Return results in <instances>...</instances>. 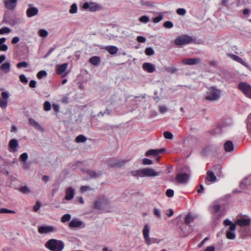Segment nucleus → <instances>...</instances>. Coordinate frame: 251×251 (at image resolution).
Listing matches in <instances>:
<instances>
[{
	"instance_id": "1",
	"label": "nucleus",
	"mask_w": 251,
	"mask_h": 251,
	"mask_svg": "<svg viewBox=\"0 0 251 251\" xmlns=\"http://www.w3.org/2000/svg\"><path fill=\"white\" fill-rule=\"evenodd\" d=\"M160 174V172H156L153 169L151 168L139 169L131 172L132 176L139 177H155L159 176Z\"/></svg>"
},
{
	"instance_id": "2",
	"label": "nucleus",
	"mask_w": 251,
	"mask_h": 251,
	"mask_svg": "<svg viewBox=\"0 0 251 251\" xmlns=\"http://www.w3.org/2000/svg\"><path fill=\"white\" fill-rule=\"evenodd\" d=\"M45 246L51 251H62L64 248V244L62 241L54 239L48 241Z\"/></svg>"
},
{
	"instance_id": "3",
	"label": "nucleus",
	"mask_w": 251,
	"mask_h": 251,
	"mask_svg": "<svg viewBox=\"0 0 251 251\" xmlns=\"http://www.w3.org/2000/svg\"><path fill=\"white\" fill-rule=\"evenodd\" d=\"M111 203L108 199L102 196L95 201L94 208L97 209L108 211L111 207Z\"/></svg>"
},
{
	"instance_id": "4",
	"label": "nucleus",
	"mask_w": 251,
	"mask_h": 251,
	"mask_svg": "<svg viewBox=\"0 0 251 251\" xmlns=\"http://www.w3.org/2000/svg\"><path fill=\"white\" fill-rule=\"evenodd\" d=\"M224 224L226 226H229V229L226 231V237L227 239L233 240L236 237L235 229L236 225L228 219H226L224 221Z\"/></svg>"
},
{
	"instance_id": "5",
	"label": "nucleus",
	"mask_w": 251,
	"mask_h": 251,
	"mask_svg": "<svg viewBox=\"0 0 251 251\" xmlns=\"http://www.w3.org/2000/svg\"><path fill=\"white\" fill-rule=\"evenodd\" d=\"M221 97V91L214 87L208 89L205 99L207 100L215 101L218 100Z\"/></svg>"
},
{
	"instance_id": "6",
	"label": "nucleus",
	"mask_w": 251,
	"mask_h": 251,
	"mask_svg": "<svg viewBox=\"0 0 251 251\" xmlns=\"http://www.w3.org/2000/svg\"><path fill=\"white\" fill-rule=\"evenodd\" d=\"M150 228L149 226L146 224L144 226L143 230V235L144 238L145 242L147 245H150L152 244L157 243L158 240L154 238L149 237V232Z\"/></svg>"
},
{
	"instance_id": "7",
	"label": "nucleus",
	"mask_w": 251,
	"mask_h": 251,
	"mask_svg": "<svg viewBox=\"0 0 251 251\" xmlns=\"http://www.w3.org/2000/svg\"><path fill=\"white\" fill-rule=\"evenodd\" d=\"M238 89L248 98L251 99V85L247 82H241L238 84Z\"/></svg>"
},
{
	"instance_id": "8",
	"label": "nucleus",
	"mask_w": 251,
	"mask_h": 251,
	"mask_svg": "<svg viewBox=\"0 0 251 251\" xmlns=\"http://www.w3.org/2000/svg\"><path fill=\"white\" fill-rule=\"evenodd\" d=\"M192 41V38L187 35L180 36L175 40V43L177 45H183L188 44Z\"/></svg>"
},
{
	"instance_id": "9",
	"label": "nucleus",
	"mask_w": 251,
	"mask_h": 251,
	"mask_svg": "<svg viewBox=\"0 0 251 251\" xmlns=\"http://www.w3.org/2000/svg\"><path fill=\"white\" fill-rule=\"evenodd\" d=\"M38 232L40 234H48L57 231L56 228L52 226H41L38 227Z\"/></svg>"
},
{
	"instance_id": "10",
	"label": "nucleus",
	"mask_w": 251,
	"mask_h": 251,
	"mask_svg": "<svg viewBox=\"0 0 251 251\" xmlns=\"http://www.w3.org/2000/svg\"><path fill=\"white\" fill-rule=\"evenodd\" d=\"M9 98V94L7 92H2L0 97V107L5 109L7 106L8 100Z\"/></svg>"
},
{
	"instance_id": "11",
	"label": "nucleus",
	"mask_w": 251,
	"mask_h": 251,
	"mask_svg": "<svg viewBox=\"0 0 251 251\" xmlns=\"http://www.w3.org/2000/svg\"><path fill=\"white\" fill-rule=\"evenodd\" d=\"M68 66L67 63L56 66V72L58 75H61L63 77L67 75V73L65 72Z\"/></svg>"
},
{
	"instance_id": "12",
	"label": "nucleus",
	"mask_w": 251,
	"mask_h": 251,
	"mask_svg": "<svg viewBox=\"0 0 251 251\" xmlns=\"http://www.w3.org/2000/svg\"><path fill=\"white\" fill-rule=\"evenodd\" d=\"M227 55L234 61L240 63L247 68H249L250 66L248 63L239 56L232 53H227Z\"/></svg>"
},
{
	"instance_id": "13",
	"label": "nucleus",
	"mask_w": 251,
	"mask_h": 251,
	"mask_svg": "<svg viewBox=\"0 0 251 251\" xmlns=\"http://www.w3.org/2000/svg\"><path fill=\"white\" fill-rule=\"evenodd\" d=\"M164 151L163 149H152L147 151L145 153V155L147 156H153L156 157V159L157 161L159 160L160 157L158 155L162 153Z\"/></svg>"
},
{
	"instance_id": "14",
	"label": "nucleus",
	"mask_w": 251,
	"mask_h": 251,
	"mask_svg": "<svg viewBox=\"0 0 251 251\" xmlns=\"http://www.w3.org/2000/svg\"><path fill=\"white\" fill-rule=\"evenodd\" d=\"M189 176L185 173H179L176 175V179L179 183H186L188 181Z\"/></svg>"
},
{
	"instance_id": "15",
	"label": "nucleus",
	"mask_w": 251,
	"mask_h": 251,
	"mask_svg": "<svg viewBox=\"0 0 251 251\" xmlns=\"http://www.w3.org/2000/svg\"><path fill=\"white\" fill-rule=\"evenodd\" d=\"M83 8L85 10L88 9L90 11L94 12L100 9V5L94 3L85 2L83 5Z\"/></svg>"
},
{
	"instance_id": "16",
	"label": "nucleus",
	"mask_w": 251,
	"mask_h": 251,
	"mask_svg": "<svg viewBox=\"0 0 251 251\" xmlns=\"http://www.w3.org/2000/svg\"><path fill=\"white\" fill-rule=\"evenodd\" d=\"M17 1L18 0H5L4 6L7 9L13 10L17 6Z\"/></svg>"
},
{
	"instance_id": "17",
	"label": "nucleus",
	"mask_w": 251,
	"mask_h": 251,
	"mask_svg": "<svg viewBox=\"0 0 251 251\" xmlns=\"http://www.w3.org/2000/svg\"><path fill=\"white\" fill-rule=\"evenodd\" d=\"M29 7L26 10V15L28 18H31L36 15L38 13V9L33 7L32 4H29Z\"/></svg>"
},
{
	"instance_id": "18",
	"label": "nucleus",
	"mask_w": 251,
	"mask_h": 251,
	"mask_svg": "<svg viewBox=\"0 0 251 251\" xmlns=\"http://www.w3.org/2000/svg\"><path fill=\"white\" fill-rule=\"evenodd\" d=\"M19 145L18 141L15 139H11L9 143V149L10 152H15L17 151V148Z\"/></svg>"
},
{
	"instance_id": "19",
	"label": "nucleus",
	"mask_w": 251,
	"mask_h": 251,
	"mask_svg": "<svg viewBox=\"0 0 251 251\" xmlns=\"http://www.w3.org/2000/svg\"><path fill=\"white\" fill-rule=\"evenodd\" d=\"M75 190L72 187H68L66 190L65 199L67 201L71 200L74 197Z\"/></svg>"
},
{
	"instance_id": "20",
	"label": "nucleus",
	"mask_w": 251,
	"mask_h": 251,
	"mask_svg": "<svg viewBox=\"0 0 251 251\" xmlns=\"http://www.w3.org/2000/svg\"><path fill=\"white\" fill-rule=\"evenodd\" d=\"M200 61V59L198 58H185L182 60V63L186 65H195L197 64Z\"/></svg>"
},
{
	"instance_id": "21",
	"label": "nucleus",
	"mask_w": 251,
	"mask_h": 251,
	"mask_svg": "<svg viewBox=\"0 0 251 251\" xmlns=\"http://www.w3.org/2000/svg\"><path fill=\"white\" fill-rule=\"evenodd\" d=\"M143 69L149 73H152L155 70V66L151 63H144L143 64Z\"/></svg>"
},
{
	"instance_id": "22",
	"label": "nucleus",
	"mask_w": 251,
	"mask_h": 251,
	"mask_svg": "<svg viewBox=\"0 0 251 251\" xmlns=\"http://www.w3.org/2000/svg\"><path fill=\"white\" fill-rule=\"evenodd\" d=\"M83 225V222L78 219H73L69 223V226L71 227H79Z\"/></svg>"
},
{
	"instance_id": "23",
	"label": "nucleus",
	"mask_w": 251,
	"mask_h": 251,
	"mask_svg": "<svg viewBox=\"0 0 251 251\" xmlns=\"http://www.w3.org/2000/svg\"><path fill=\"white\" fill-rule=\"evenodd\" d=\"M29 124L34 127L35 129L40 130V131H43V128L41 126V125L36 122L35 120H34L32 118H29L28 120Z\"/></svg>"
},
{
	"instance_id": "24",
	"label": "nucleus",
	"mask_w": 251,
	"mask_h": 251,
	"mask_svg": "<svg viewBox=\"0 0 251 251\" xmlns=\"http://www.w3.org/2000/svg\"><path fill=\"white\" fill-rule=\"evenodd\" d=\"M235 223L241 226H246L250 224L251 220L249 219L243 218L237 220Z\"/></svg>"
},
{
	"instance_id": "25",
	"label": "nucleus",
	"mask_w": 251,
	"mask_h": 251,
	"mask_svg": "<svg viewBox=\"0 0 251 251\" xmlns=\"http://www.w3.org/2000/svg\"><path fill=\"white\" fill-rule=\"evenodd\" d=\"M206 180L212 182H214L216 181V177L212 171H207Z\"/></svg>"
},
{
	"instance_id": "26",
	"label": "nucleus",
	"mask_w": 251,
	"mask_h": 251,
	"mask_svg": "<svg viewBox=\"0 0 251 251\" xmlns=\"http://www.w3.org/2000/svg\"><path fill=\"white\" fill-rule=\"evenodd\" d=\"M104 49L107 50L111 54H116L118 51V49L117 47L114 46H107L105 47Z\"/></svg>"
},
{
	"instance_id": "27",
	"label": "nucleus",
	"mask_w": 251,
	"mask_h": 251,
	"mask_svg": "<svg viewBox=\"0 0 251 251\" xmlns=\"http://www.w3.org/2000/svg\"><path fill=\"white\" fill-rule=\"evenodd\" d=\"M0 70L4 73H8L10 70V64L9 62H6L3 63L0 66Z\"/></svg>"
},
{
	"instance_id": "28",
	"label": "nucleus",
	"mask_w": 251,
	"mask_h": 251,
	"mask_svg": "<svg viewBox=\"0 0 251 251\" xmlns=\"http://www.w3.org/2000/svg\"><path fill=\"white\" fill-rule=\"evenodd\" d=\"M225 150L226 152H229L233 150L234 146L230 141H226L224 145Z\"/></svg>"
},
{
	"instance_id": "29",
	"label": "nucleus",
	"mask_w": 251,
	"mask_h": 251,
	"mask_svg": "<svg viewBox=\"0 0 251 251\" xmlns=\"http://www.w3.org/2000/svg\"><path fill=\"white\" fill-rule=\"evenodd\" d=\"M196 218L197 216L196 215H192L191 213H188L185 217V223L187 225H189L192 223Z\"/></svg>"
},
{
	"instance_id": "30",
	"label": "nucleus",
	"mask_w": 251,
	"mask_h": 251,
	"mask_svg": "<svg viewBox=\"0 0 251 251\" xmlns=\"http://www.w3.org/2000/svg\"><path fill=\"white\" fill-rule=\"evenodd\" d=\"M89 62L94 66H98L100 63V58L99 56H93L90 58Z\"/></svg>"
},
{
	"instance_id": "31",
	"label": "nucleus",
	"mask_w": 251,
	"mask_h": 251,
	"mask_svg": "<svg viewBox=\"0 0 251 251\" xmlns=\"http://www.w3.org/2000/svg\"><path fill=\"white\" fill-rule=\"evenodd\" d=\"M88 173L90 176V177L93 178L98 177L101 174L100 172H96L93 171H88Z\"/></svg>"
},
{
	"instance_id": "32",
	"label": "nucleus",
	"mask_w": 251,
	"mask_h": 251,
	"mask_svg": "<svg viewBox=\"0 0 251 251\" xmlns=\"http://www.w3.org/2000/svg\"><path fill=\"white\" fill-rule=\"evenodd\" d=\"M220 209H221V206L219 204H213L211 206V212L213 214H216L218 211H220Z\"/></svg>"
},
{
	"instance_id": "33",
	"label": "nucleus",
	"mask_w": 251,
	"mask_h": 251,
	"mask_svg": "<svg viewBox=\"0 0 251 251\" xmlns=\"http://www.w3.org/2000/svg\"><path fill=\"white\" fill-rule=\"evenodd\" d=\"M87 140V138L83 135H80L77 136L75 139V141L77 143H82L84 142Z\"/></svg>"
},
{
	"instance_id": "34",
	"label": "nucleus",
	"mask_w": 251,
	"mask_h": 251,
	"mask_svg": "<svg viewBox=\"0 0 251 251\" xmlns=\"http://www.w3.org/2000/svg\"><path fill=\"white\" fill-rule=\"evenodd\" d=\"M19 191L21 193H22L23 194H29L31 192L30 189L26 186H24L21 187L20 188Z\"/></svg>"
},
{
	"instance_id": "35",
	"label": "nucleus",
	"mask_w": 251,
	"mask_h": 251,
	"mask_svg": "<svg viewBox=\"0 0 251 251\" xmlns=\"http://www.w3.org/2000/svg\"><path fill=\"white\" fill-rule=\"evenodd\" d=\"M71 216L69 214H67L64 215L61 219V221L62 223H65L66 222H68L71 220Z\"/></svg>"
},
{
	"instance_id": "36",
	"label": "nucleus",
	"mask_w": 251,
	"mask_h": 251,
	"mask_svg": "<svg viewBox=\"0 0 251 251\" xmlns=\"http://www.w3.org/2000/svg\"><path fill=\"white\" fill-rule=\"evenodd\" d=\"M77 4L75 3H73L70 8L69 12L71 14H75L77 12Z\"/></svg>"
},
{
	"instance_id": "37",
	"label": "nucleus",
	"mask_w": 251,
	"mask_h": 251,
	"mask_svg": "<svg viewBox=\"0 0 251 251\" xmlns=\"http://www.w3.org/2000/svg\"><path fill=\"white\" fill-rule=\"evenodd\" d=\"M47 75V73L45 71H40L37 74V77L39 79H41L43 77H45Z\"/></svg>"
},
{
	"instance_id": "38",
	"label": "nucleus",
	"mask_w": 251,
	"mask_h": 251,
	"mask_svg": "<svg viewBox=\"0 0 251 251\" xmlns=\"http://www.w3.org/2000/svg\"><path fill=\"white\" fill-rule=\"evenodd\" d=\"M38 33L42 37H46L48 35V32L44 29H40Z\"/></svg>"
},
{
	"instance_id": "39",
	"label": "nucleus",
	"mask_w": 251,
	"mask_h": 251,
	"mask_svg": "<svg viewBox=\"0 0 251 251\" xmlns=\"http://www.w3.org/2000/svg\"><path fill=\"white\" fill-rule=\"evenodd\" d=\"M51 109V104L48 101H46L44 103V109L46 111H50Z\"/></svg>"
},
{
	"instance_id": "40",
	"label": "nucleus",
	"mask_w": 251,
	"mask_h": 251,
	"mask_svg": "<svg viewBox=\"0 0 251 251\" xmlns=\"http://www.w3.org/2000/svg\"><path fill=\"white\" fill-rule=\"evenodd\" d=\"M11 32V29L7 27H4L0 29V34L9 33Z\"/></svg>"
},
{
	"instance_id": "41",
	"label": "nucleus",
	"mask_w": 251,
	"mask_h": 251,
	"mask_svg": "<svg viewBox=\"0 0 251 251\" xmlns=\"http://www.w3.org/2000/svg\"><path fill=\"white\" fill-rule=\"evenodd\" d=\"M247 127L249 131H251V113L249 115L247 119Z\"/></svg>"
},
{
	"instance_id": "42",
	"label": "nucleus",
	"mask_w": 251,
	"mask_h": 251,
	"mask_svg": "<svg viewBox=\"0 0 251 251\" xmlns=\"http://www.w3.org/2000/svg\"><path fill=\"white\" fill-rule=\"evenodd\" d=\"M139 21L144 24H146L150 21V19L147 16H143L139 18Z\"/></svg>"
},
{
	"instance_id": "43",
	"label": "nucleus",
	"mask_w": 251,
	"mask_h": 251,
	"mask_svg": "<svg viewBox=\"0 0 251 251\" xmlns=\"http://www.w3.org/2000/svg\"><path fill=\"white\" fill-rule=\"evenodd\" d=\"M176 13L179 15L184 16L186 13V10L184 8H178L176 11Z\"/></svg>"
},
{
	"instance_id": "44",
	"label": "nucleus",
	"mask_w": 251,
	"mask_h": 251,
	"mask_svg": "<svg viewBox=\"0 0 251 251\" xmlns=\"http://www.w3.org/2000/svg\"><path fill=\"white\" fill-rule=\"evenodd\" d=\"M164 136L166 139H172L173 138V134L169 131H165L164 132Z\"/></svg>"
},
{
	"instance_id": "45",
	"label": "nucleus",
	"mask_w": 251,
	"mask_h": 251,
	"mask_svg": "<svg viewBox=\"0 0 251 251\" xmlns=\"http://www.w3.org/2000/svg\"><path fill=\"white\" fill-rule=\"evenodd\" d=\"M28 63L25 61L19 62L17 64V67L18 68H21L22 67L26 68L28 67Z\"/></svg>"
},
{
	"instance_id": "46",
	"label": "nucleus",
	"mask_w": 251,
	"mask_h": 251,
	"mask_svg": "<svg viewBox=\"0 0 251 251\" xmlns=\"http://www.w3.org/2000/svg\"><path fill=\"white\" fill-rule=\"evenodd\" d=\"M153 214L158 219L161 218V215L159 209L156 208H154Z\"/></svg>"
},
{
	"instance_id": "47",
	"label": "nucleus",
	"mask_w": 251,
	"mask_h": 251,
	"mask_svg": "<svg viewBox=\"0 0 251 251\" xmlns=\"http://www.w3.org/2000/svg\"><path fill=\"white\" fill-rule=\"evenodd\" d=\"M15 212L13 210H9L6 208H0V213H15Z\"/></svg>"
},
{
	"instance_id": "48",
	"label": "nucleus",
	"mask_w": 251,
	"mask_h": 251,
	"mask_svg": "<svg viewBox=\"0 0 251 251\" xmlns=\"http://www.w3.org/2000/svg\"><path fill=\"white\" fill-rule=\"evenodd\" d=\"M145 53L147 55H151L154 54V50L151 48H147L145 50Z\"/></svg>"
},
{
	"instance_id": "49",
	"label": "nucleus",
	"mask_w": 251,
	"mask_h": 251,
	"mask_svg": "<svg viewBox=\"0 0 251 251\" xmlns=\"http://www.w3.org/2000/svg\"><path fill=\"white\" fill-rule=\"evenodd\" d=\"M163 18V16L162 15H160L158 16H157L154 18L152 20V21L155 23H157L160 22Z\"/></svg>"
},
{
	"instance_id": "50",
	"label": "nucleus",
	"mask_w": 251,
	"mask_h": 251,
	"mask_svg": "<svg viewBox=\"0 0 251 251\" xmlns=\"http://www.w3.org/2000/svg\"><path fill=\"white\" fill-rule=\"evenodd\" d=\"M20 81L25 84H26L28 82V79L24 75H20Z\"/></svg>"
},
{
	"instance_id": "51",
	"label": "nucleus",
	"mask_w": 251,
	"mask_h": 251,
	"mask_svg": "<svg viewBox=\"0 0 251 251\" xmlns=\"http://www.w3.org/2000/svg\"><path fill=\"white\" fill-rule=\"evenodd\" d=\"M163 25L166 28H171L173 27V24L172 22L166 21L164 23Z\"/></svg>"
},
{
	"instance_id": "52",
	"label": "nucleus",
	"mask_w": 251,
	"mask_h": 251,
	"mask_svg": "<svg viewBox=\"0 0 251 251\" xmlns=\"http://www.w3.org/2000/svg\"><path fill=\"white\" fill-rule=\"evenodd\" d=\"M166 195L168 197H173L174 195V192L172 189H167L166 192Z\"/></svg>"
},
{
	"instance_id": "53",
	"label": "nucleus",
	"mask_w": 251,
	"mask_h": 251,
	"mask_svg": "<svg viewBox=\"0 0 251 251\" xmlns=\"http://www.w3.org/2000/svg\"><path fill=\"white\" fill-rule=\"evenodd\" d=\"M20 158L24 162L26 161L27 158H28V155L27 153L26 152L22 153L20 156Z\"/></svg>"
},
{
	"instance_id": "54",
	"label": "nucleus",
	"mask_w": 251,
	"mask_h": 251,
	"mask_svg": "<svg viewBox=\"0 0 251 251\" xmlns=\"http://www.w3.org/2000/svg\"><path fill=\"white\" fill-rule=\"evenodd\" d=\"M152 163V161L148 158H144L143 160V164L144 165H151Z\"/></svg>"
},
{
	"instance_id": "55",
	"label": "nucleus",
	"mask_w": 251,
	"mask_h": 251,
	"mask_svg": "<svg viewBox=\"0 0 251 251\" xmlns=\"http://www.w3.org/2000/svg\"><path fill=\"white\" fill-rule=\"evenodd\" d=\"M159 111L161 113L163 114L168 111V109L167 107L164 105H160L159 106Z\"/></svg>"
},
{
	"instance_id": "56",
	"label": "nucleus",
	"mask_w": 251,
	"mask_h": 251,
	"mask_svg": "<svg viewBox=\"0 0 251 251\" xmlns=\"http://www.w3.org/2000/svg\"><path fill=\"white\" fill-rule=\"evenodd\" d=\"M41 204L39 201H37L33 206V210L35 212H37L41 207Z\"/></svg>"
},
{
	"instance_id": "57",
	"label": "nucleus",
	"mask_w": 251,
	"mask_h": 251,
	"mask_svg": "<svg viewBox=\"0 0 251 251\" xmlns=\"http://www.w3.org/2000/svg\"><path fill=\"white\" fill-rule=\"evenodd\" d=\"M137 40L140 43H145L146 41V39L143 36H139L137 37Z\"/></svg>"
},
{
	"instance_id": "58",
	"label": "nucleus",
	"mask_w": 251,
	"mask_h": 251,
	"mask_svg": "<svg viewBox=\"0 0 251 251\" xmlns=\"http://www.w3.org/2000/svg\"><path fill=\"white\" fill-rule=\"evenodd\" d=\"M92 189L88 186H82L80 188V190L82 192H86L87 191L91 190Z\"/></svg>"
},
{
	"instance_id": "59",
	"label": "nucleus",
	"mask_w": 251,
	"mask_h": 251,
	"mask_svg": "<svg viewBox=\"0 0 251 251\" xmlns=\"http://www.w3.org/2000/svg\"><path fill=\"white\" fill-rule=\"evenodd\" d=\"M141 3L142 5H146L147 6H151L153 5L152 2L150 1H144V0H141Z\"/></svg>"
},
{
	"instance_id": "60",
	"label": "nucleus",
	"mask_w": 251,
	"mask_h": 251,
	"mask_svg": "<svg viewBox=\"0 0 251 251\" xmlns=\"http://www.w3.org/2000/svg\"><path fill=\"white\" fill-rule=\"evenodd\" d=\"M8 49V47L6 44H2L0 45V51H6Z\"/></svg>"
},
{
	"instance_id": "61",
	"label": "nucleus",
	"mask_w": 251,
	"mask_h": 251,
	"mask_svg": "<svg viewBox=\"0 0 251 251\" xmlns=\"http://www.w3.org/2000/svg\"><path fill=\"white\" fill-rule=\"evenodd\" d=\"M20 41V38L18 37H14L13 38L11 41V43L12 44H17Z\"/></svg>"
},
{
	"instance_id": "62",
	"label": "nucleus",
	"mask_w": 251,
	"mask_h": 251,
	"mask_svg": "<svg viewBox=\"0 0 251 251\" xmlns=\"http://www.w3.org/2000/svg\"><path fill=\"white\" fill-rule=\"evenodd\" d=\"M215 248L213 246L207 247L204 251H215Z\"/></svg>"
},
{
	"instance_id": "63",
	"label": "nucleus",
	"mask_w": 251,
	"mask_h": 251,
	"mask_svg": "<svg viewBox=\"0 0 251 251\" xmlns=\"http://www.w3.org/2000/svg\"><path fill=\"white\" fill-rule=\"evenodd\" d=\"M36 86V82L35 80H32L30 81V82H29L30 87L33 88H35Z\"/></svg>"
},
{
	"instance_id": "64",
	"label": "nucleus",
	"mask_w": 251,
	"mask_h": 251,
	"mask_svg": "<svg viewBox=\"0 0 251 251\" xmlns=\"http://www.w3.org/2000/svg\"><path fill=\"white\" fill-rule=\"evenodd\" d=\"M53 109L56 112H58L59 111V106L57 104H53Z\"/></svg>"
}]
</instances>
